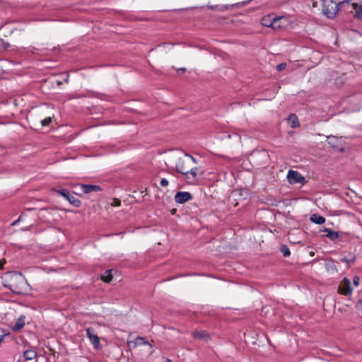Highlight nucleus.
I'll list each match as a JSON object with an SVG mask.
<instances>
[{
  "label": "nucleus",
  "instance_id": "nucleus-1",
  "mask_svg": "<svg viewBox=\"0 0 362 362\" xmlns=\"http://www.w3.org/2000/svg\"><path fill=\"white\" fill-rule=\"evenodd\" d=\"M165 163L168 167L175 168L183 175L191 174L193 177L197 175L194 158L180 151L168 153L165 157Z\"/></svg>",
  "mask_w": 362,
  "mask_h": 362
},
{
  "label": "nucleus",
  "instance_id": "nucleus-2",
  "mask_svg": "<svg viewBox=\"0 0 362 362\" xmlns=\"http://www.w3.org/2000/svg\"><path fill=\"white\" fill-rule=\"evenodd\" d=\"M339 2L337 4L333 0H322V13L328 18L332 19L340 9L346 10V6H341Z\"/></svg>",
  "mask_w": 362,
  "mask_h": 362
},
{
  "label": "nucleus",
  "instance_id": "nucleus-3",
  "mask_svg": "<svg viewBox=\"0 0 362 362\" xmlns=\"http://www.w3.org/2000/svg\"><path fill=\"white\" fill-rule=\"evenodd\" d=\"M26 285V281L21 274H13L11 275L9 288L12 291L17 293H22L25 290Z\"/></svg>",
  "mask_w": 362,
  "mask_h": 362
},
{
  "label": "nucleus",
  "instance_id": "nucleus-4",
  "mask_svg": "<svg viewBox=\"0 0 362 362\" xmlns=\"http://www.w3.org/2000/svg\"><path fill=\"white\" fill-rule=\"evenodd\" d=\"M341 6H346V11L347 12L355 13V17L360 21H362V5L356 4H350L349 1H341Z\"/></svg>",
  "mask_w": 362,
  "mask_h": 362
},
{
  "label": "nucleus",
  "instance_id": "nucleus-5",
  "mask_svg": "<svg viewBox=\"0 0 362 362\" xmlns=\"http://www.w3.org/2000/svg\"><path fill=\"white\" fill-rule=\"evenodd\" d=\"M286 177L291 185L300 184L303 185L305 183V177L298 171L293 170H288Z\"/></svg>",
  "mask_w": 362,
  "mask_h": 362
},
{
  "label": "nucleus",
  "instance_id": "nucleus-6",
  "mask_svg": "<svg viewBox=\"0 0 362 362\" xmlns=\"http://www.w3.org/2000/svg\"><path fill=\"white\" fill-rule=\"evenodd\" d=\"M328 144L333 148H335L339 152H344V139L342 137H338L336 136H328L327 138Z\"/></svg>",
  "mask_w": 362,
  "mask_h": 362
},
{
  "label": "nucleus",
  "instance_id": "nucleus-7",
  "mask_svg": "<svg viewBox=\"0 0 362 362\" xmlns=\"http://www.w3.org/2000/svg\"><path fill=\"white\" fill-rule=\"evenodd\" d=\"M243 196H245V197L248 196V191L246 189H237V190L233 191L230 196V204L233 206H237L238 205V202H237V200L240 197H243ZM244 199H245L246 197H245Z\"/></svg>",
  "mask_w": 362,
  "mask_h": 362
},
{
  "label": "nucleus",
  "instance_id": "nucleus-8",
  "mask_svg": "<svg viewBox=\"0 0 362 362\" xmlns=\"http://www.w3.org/2000/svg\"><path fill=\"white\" fill-rule=\"evenodd\" d=\"M338 291L344 296L351 295L352 293V289L351 288V281L347 279L344 278L340 283Z\"/></svg>",
  "mask_w": 362,
  "mask_h": 362
},
{
  "label": "nucleus",
  "instance_id": "nucleus-9",
  "mask_svg": "<svg viewBox=\"0 0 362 362\" xmlns=\"http://www.w3.org/2000/svg\"><path fill=\"white\" fill-rule=\"evenodd\" d=\"M87 336L90 339V342L93 345L94 348L98 349L100 348V339L93 330V328H88L86 329Z\"/></svg>",
  "mask_w": 362,
  "mask_h": 362
},
{
  "label": "nucleus",
  "instance_id": "nucleus-10",
  "mask_svg": "<svg viewBox=\"0 0 362 362\" xmlns=\"http://www.w3.org/2000/svg\"><path fill=\"white\" fill-rule=\"evenodd\" d=\"M262 21L267 22V23H276L278 21H286L291 22L292 20H289L286 16H276L275 14H269L267 16H265Z\"/></svg>",
  "mask_w": 362,
  "mask_h": 362
},
{
  "label": "nucleus",
  "instance_id": "nucleus-11",
  "mask_svg": "<svg viewBox=\"0 0 362 362\" xmlns=\"http://www.w3.org/2000/svg\"><path fill=\"white\" fill-rule=\"evenodd\" d=\"M59 194L64 197L66 200H68L71 204L75 206H79L81 202L76 199L74 196L71 195L68 192L64 189L56 190Z\"/></svg>",
  "mask_w": 362,
  "mask_h": 362
},
{
  "label": "nucleus",
  "instance_id": "nucleus-12",
  "mask_svg": "<svg viewBox=\"0 0 362 362\" xmlns=\"http://www.w3.org/2000/svg\"><path fill=\"white\" fill-rule=\"evenodd\" d=\"M320 230L326 233V236L329 238L332 241H340L342 239L341 235L337 231L332 230L326 228Z\"/></svg>",
  "mask_w": 362,
  "mask_h": 362
},
{
  "label": "nucleus",
  "instance_id": "nucleus-13",
  "mask_svg": "<svg viewBox=\"0 0 362 362\" xmlns=\"http://www.w3.org/2000/svg\"><path fill=\"white\" fill-rule=\"evenodd\" d=\"M192 199V195L187 192H179L175 196L176 202L183 204Z\"/></svg>",
  "mask_w": 362,
  "mask_h": 362
},
{
  "label": "nucleus",
  "instance_id": "nucleus-14",
  "mask_svg": "<svg viewBox=\"0 0 362 362\" xmlns=\"http://www.w3.org/2000/svg\"><path fill=\"white\" fill-rule=\"evenodd\" d=\"M80 187L83 192H84L85 194H89L93 192L102 190L101 187L99 185L81 184Z\"/></svg>",
  "mask_w": 362,
  "mask_h": 362
},
{
  "label": "nucleus",
  "instance_id": "nucleus-15",
  "mask_svg": "<svg viewBox=\"0 0 362 362\" xmlns=\"http://www.w3.org/2000/svg\"><path fill=\"white\" fill-rule=\"evenodd\" d=\"M192 335L195 339L204 340L205 341H207L211 339L210 335L203 330H195L193 332Z\"/></svg>",
  "mask_w": 362,
  "mask_h": 362
},
{
  "label": "nucleus",
  "instance_id": "nucleus-16",
  "mask_svg": "<svg viewBox=\"0 0 362 362\" xmlns=\"http://www.w3.org/2000/svg\"><path fill=\"white\" fill-rule=\"evenodd\" d=\"M128 344L129 346H133L134 347H135L137 345L145 344L148 345L150 348H151V344L148 341H145L144 339L142 337H137L134 341H129Z\"/></svg>",
  "mask_w": 362,
  "mask_h": 362
},
{
  "label": "nucleus",
  "instance_id": "nucleus-17",
  "mask_svg": "<svg viewBox=\"0 0 362 362\" xmlns=\"http://www.w3.org/2000/svg\"><path fill=\"white\" fill-rule=\"evenodd\" d=\"M24 325H25V317L23 316H21V317H19L17 320V321L16 322L14 325L12 327V329L13 331H18L21 329H22Z\"/></svg>",
  "mask_w": 362,
  "mask_h": 362
},
{
  "label": "nucleus",
  "instance_id": "nucleus-18",
  "mask_svg": "<svg viewBox=\"0 0 362 362\" xmlns=\"http://www.w3.org/2000/svg\"><path fill=\"white\" fill-rule=\"evenodd\" d=\"M310 219L312 222L316 224H323L325 222V218L323 216H319L316 214H313Z\"/></svg>",
  "mask_w": 362,
  "mask_h": 362
},
{
  "label": "nucleus",
  "instance_id": "nucleus-19",
  "mask_svg": "<svg viewBox=\"0 0 362 362\" xmlns=\"http://www.w3.org/2000/svg\"><path fill=\"white\" fill-rule=\"evenodd\" d=\"M288 122L292 128H296L299 126L298 117L295 115H291L289 116Z\"/></svg>",
  "mask_w": 362,
  "mask_h": 362
},
{
  "label": "nucleus",
  "instance_id": "nucleus-20",
  "mask_svg": "<svg viewBox=\"0 0 362 362\" xmlns=\"http://www.w3.org/2000/svg\"><path fill=\"white\" fill-rule=\"evenodd\" d=\"M23 356L26 360H33L36 357L37 353L34 349H31L26 350L24 352Z\"/></svg>",
  "mask_w": 362,
  "mask_h": 362
},
{
  "label": "nucleus",
  "instance_id": "nucleus-21",
  "mask_svg": "<svg viewBox=\"0 0 362 362\" xmlns=\"http://www.w3.org/2000/svg\"><path fill=\"white\" fill-rule=\"evenodd\" d=\"M101 279L104 282L110 283L112 279V276L111 274V270L106 271L105 272V274L101 276Z\"/></svg>",
  "mask_w": 362,
  "mask_h": 362
},
{
  "label": "nucleus",
  "instance_id": "nucleus-22",
  "mask_svg": "<svg viewBox=\"0 0 362 362\" xmlns=\"http://www.w3.org/2000/svg\"><path fill=\"white\" fill-rule=\"evenodd\" d=\"M341 261L349 264H352L355 262V257H353L351 258H348L346 257H344L343 258L341 259Z\"/></svg>",
  "mask_w": 362,
  "mask_h": 362
},
{
  "label": "nucleus",
  "instance_id": "nucleus-23",
  "mask_svg": "<svg viewBox=\"0 0 362 362\" xmlns=\"http://www.w3.org/2000/svg\"><path fill=\"white\" fill-rule=\"evenodd\" d=\"M52 122V117H47L46 118H45L44 119H42L41 120V124L42 126H47L50 124V122Z\"/></svg>",
  "mask_w": 362,
  "mask_h": 362
},
{
  "label": "nucleus",
  "instance_id": "nucleus-24",
  "mask_svg": "<svg viewBox=\"0 0 362 362\" xmlns=\"http://www.w3.org/2000/svg\"><path fill=\"white\" fill-rule=\"evenodd\" d=\"M281 251L284 257H288L290 255V250L286 246H283L281 248Z\"/></svg>",
  "mask_w": 362,
  "mask_h": 362
},
{
  "label": "nucleus",
  "instance_id": "nucleus-25",
  "mask_svg": "<svg viewBox=\"0 0 362 362\" xmlns=\"http://www.w3.org/2000/svg\"><path fill=\"white\" fill-rule=\"evenodd\" d=\"M111 205L112 206H119L121 205V202L117 198H113L112 199V202L111 203Z\"/></svg>",
  "mask_w": 362,
  "mask_h": 362
},
{
  "label": "nucleus",
  "instance_id": "nucleus-26",
  "mask_svg": "<svg viewBox=\"0 0 362 362\" xmlns=\"http://www.w3.org/2000/svg\"><path fill=\"white\" fill-rule=\"evenodd\" d=\"M286 63H281L279 65H277L276 69L279 71H283L286 68Z\"/></svg>",
  "mask_w": 362,
  "mask_h": 362
},
{
  "label": "nucleus",
  "instance_id": "nucleus-27",
  "mask_svg": "<svg viewBox=\"0 0 362 362\" xmlns=\"http://www.w3.org/2000/svg\"><path fill=\"white\" fill-rule=\"evenodd\" d=\"M160 185L163 187H167L168 185V181L163 178L160 180Z\"/></svg>",
  "mask_w": 362,
  "mask_h": 362
},
{
  "label": "nucleus",
  "instance_id": "nucleus-28",
  "mask_svg": "<svg viewBox=\"0 0 362 362\" xmlns=\"http://www.w3.org/2000/svg\"><path fill=\"white\" fill-rule=\"evenodd\" d=\"M354 284L356 286H358V284H359V277L356 276L354 277Z\"/></svg>",
  "mask_w": 362,
  "mask_h": 362
},
{
  "label": "nucleus",
  "instance_id": "nucleus-29",
  "mask_svg": "<svg viewBox=\"0 0 362 362\" xmlns=\"http://www.w3.org/2000/svg\"><path fill=\"white\" fill-rule=\"evenodd\" d=\"M358 309H362V300H360L356 305Z\"/></svg>",
  "mask_w": 362,
  "mask_h": 362
},
{
  "label": "nucleus",
  "instance_id": "nucleus-30",
  "mask_svg": "<svg viewBox=\"0 0 362 362\" xmlns=\"http://www.w3.org/2000/svg\"><path fill=\"white\" fill-rule=\"evenodd\" d=\"M266 26L267 27H269V28H272L273 30H276V28L274 26V24L272 23H270V24H266Z\"/></svg>",
  "mask_w": 362,
  "mask_h": 362
},
{
  "label": "nucleus",
  "instance_id": "nucleus-31",
  "mask_svg": "<svg viewBox=\"0 0 362 362\" xmlns=\"http://www.w3.org/2000/svg\"><path fill=\"white\" fill-rule=\"evenodd\" d=\"M21 218V216L18 218V219H17L16 221L13 222V225L17 224L20 221Z\"/></svg>",
  "mask_w": 362,
  "mask_h": 362
},
{
  "label": "nucleus",
  "instance_id": "nucleus-32",
  "mask_svg": "<svg viewBox=\"0 0 362 362\" xmlns=\"http://www.w3.org/2000/svg\"><path fill=\"white\" fill-rule=\"evenodd\" d=\"M3 337H4V334H3L2 332L0 330V342L3 339Z\"/></svg>",
  "mask_w": 362,
  "mask_h": 362
},
{
  "label": "nucleus",
  "instance_id": "nucleus-33",
  "mask_svg": "<svg viewBox=\"0 0 362 362\" xmlns=\"http://www.w3.org/2000/svg\"><path fill=\"white\" fill-rule=\"evenodd\" d=\"M4 263H5V260H3V261L0 260V268L3 267Z\"/></svg>",
  "mask_w": 362,
  "mask_h": 362
},
{
  "label": "nucleus",
  "instance_id": "nucleus-34",
  "mask_svg": "<svg viewBox=\"0 0 362 362\" xmlns=\"http://www.w3.org/2000/svg\"><path fill=\"white\" fill-rule=\"evenodd\" d=\"M317 6V1H313V7H316Z\"/></svg>",
  "mask_w": 362,
  "mask_h": 362
},
{
  "label": "nucleus",
  "instance_id": "nucleus-35",
  "mask_svg": "<svg viewBox=\"0 0 362 362\" xmlns=\"http://www.w3.org/2000/svg\"><path fill=\"white\" fill-rule=\"evenodd\" d=\"M178 71H185V68H181Z\"/></svg>",
  "mask_w": 362,
  "mask_h": 362
},
{
  "label": "nucleus",
  "instance_id": "nucleus-36",
  "mask_svg": "<svg viewBox=\"0 0 362 362\" xmlns=\"http://www.w3.org/2000/svg\"><path fill=\"white\" fill-rule=\"evenodd\" d=\"M165 362H173L170 359H166Z\"/></svg>",
  "mask_w": 362,
  "mask_h": 362
},
{
  "label": "nucleus",
  "instance_id": "nucleus-37",
  "mask_svg": "<svg viewBox=\"0 0 362 362\" xmlns=\"http://www.w3.org/2000/svg\"><path fill=\"white\" fill-rule=\"evenodd\" d=\"M57 84H58L59 86H60V85L62 84V82H60V81H57Z\"/></svg>",
  "mask_w": 362,
  "mask_h": 362
},
{
  "label": "nucleus",
  "instance_id": "nucleus-38",
  "mask_svg": "<svg viewBox=\"0 0 362 362\" xmlns=\"http://www.w3.org/2000/svg\"><path fill=\"white\" fill-rule=\"evenodd\" d=\"M65 81H66V83L68 82V78H66L65 79Z\"/></svg>",
  "mask_w": 362,
  "mask_h": 362
}]
</instances>
